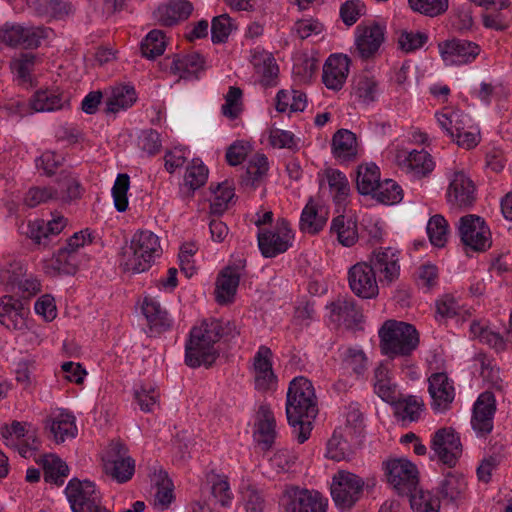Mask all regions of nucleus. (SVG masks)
Returning <instances> with one entry per match:
<instances>
[{"label":"nucleus","instance_id":"f257e3e1","mask_svg":"<svg viewBox=\"0 0 512 512\" xmlns=\"http://www.w3.org/2000/svg\"><path fill=\"white\" fill-rule=\"evenodd\" d=\"M317 414L318 403L312 382L304 376L295 377L287 390L286 417L300 444L309 439Z\"/></svg>","mask_w":512,"mask_h":512},{"label":"nucleus","instance_id":"f03ea898","mask_svg":"<svg viewBox=\"0 0 512 512\" xmlns=\"http://www.w3.org/2000/svg\"><path fill=\"white\" fill-rule=\"evenodd\" d=\"M7 273H12L9 276V283L17 287L18 291L15 295L4 296L0 300V317H7L12 323L13 328L22 332L30 330V298L32 291L30 290L31 283L28 279L23 281L22 277L26 273L20 264L11 265V270Z\"/></svg>","mask_w":512,"mask_h":512},{"label":"nucleus","instance_id":"7ed1b4c3","mask_svg":"<svg viewBox=\"0 0 512 512\" xmlns=\"http://www.w3.org/2000/svg\"><path fill=\"white\" fill-rule=\"evenodd\" d=\"M220 326L216 321L204 320L193 327L185 344V363L191 368L210 367L219 357L216 344L219 342Z\"/></svg>","mask_w":512,"mask_h":512},{"label":"nucleus","instance_id":"20e7f679","mask_svg":"<svg viewBox=\"0 0 512 512\" xmlns=\"http://www.w3.org/2000/svg\"><path fill=\"white\" fill-rule=\"evenodd\" d=\"M382 354L394 359L397 356H409L419 345V333L409 323L387 320L379 329Z\"/></svg>","mask_w":512,"mask_h":512},{"label":"nucleus","instance_id":"39448f33","mask_svg":"<svg viewBox=\"0 0 512 512\" xmlns=\"http://www.w3.org/2000/svg\"><path fill=\"white\" fill-rule=\"evenodd\" d=\"M161 246L156 234L149 230L136 232L130 246L123 253L124 270L134 273L145 272L161 255Z\"/></svg>","mask_w":512,"mask_h":512},{"label":"nucleus","instance_id":"423d86ee","mask_svg":"<svg viewBox=\"0 0 512 512\" xmlns=\"http://www.w3.org/2000/svg\"><path fill=\"white\" fill-rule=\"evenodd\" d=\"M365 482L349 471L340 470L332 477L331 496L335 506L341 512L351 510L361 499Z\"/></svg>","mask_w":512,"mask_h":512},{"label":"nucleus","instance_id":"0eeeda50","mask_svg":"<svg viewBox=\"0 0 512 512\" xmlns=\"http://www.w3.org/2000/svg\"><path fill=\"white\" fill-rule=\"evenodd\" d=\"M294 234L290 223L280 218L271 229H260L257 234L258 247L266 258H273L286 252L291 246Z\"/></svg>","mask_w":512,"mask_h":512},{"label":"nucleus","instance_id":"6e6552de","mask_svg":"<svg viewBox=\"0 0 512 512\" xmlns=\"http://www.w3.org/2000/svg\"><path fill=\"white\" fill-rule=\"evenodd\" d=\"M103 468L106 475L117 483H126L134 475L135 461L125 444L112 441L103 457Z\"/></svg>","mask_w":512,"mask_h":512},{"label":"nucleus","instance_id":"1a4fd4ad","mask_svg":"<svg viewBox=\"0 0 512 512\" xmlns=\"http://www.w3.org/2000/svg\"><path fill=\"white\" fill-rule=\"evenodd\" d=\"M284 512H326L327 499L316 490L287 487L281 498Z\"/></svg>","mask_w":512,"mask_h":512},{"label":"nucleus","instance_id":"9d476101","mask_svg":"<svg viewBox=\"0 0 512 512\" xmlns=\"http://www.w3.org/2000/svg\"><path fill=\"white\" fill-rule=\"evenodd\" d=\"M65 493L73 512H98L105 508L100 492L91 481L73 478L68 482Z\"/></svg>","mask_w":512,"mask_h":512},{"label":"nucleus","instance_id":"9b49d317","mask_svg":"<svg viewBox=\"0 0 512 512\" xmlns=\"http://www.w3.org/2000/svg\"><path fill=\"white\" fill-rule=\"evenodd\" d=\"M461 242L474 251L483 252L491 246V232L483 218L469 214L459 219Z\"/></svg>","mask_w":512,"mask_h":512},{"label":"nucleus","instance_id":"f8f14e48","mask_svg":"<svg viewBox=\"0 0 512 512\" xmlns=\"http://www.w3.org/2000/svg\"><path fill=\"white\" fill-rule=\"evenodd\" d=\"M368 265L375 271V277L382 286H390L400 276L399 252L391 247L373 250Z\"/></svg>","mask_w":512,"mask_h":512},{"label":"nucleus","instance_id":"ddd939ff","mask_svg":"<svg viewBox=\"0 0 512 512\" xmlns=\"http://www.w3.org/2000/svg\"><path fill=\"white\" fill-rule=\"evenodd\" d=\"M385 474L388 483L402 495L415 490L419 482L416 465L407 459L401 458L387 461Z\"/></svg>","mask_w":512,"mask_h":512},{"label":"nucleus","instance_id":"4468645a","mask_svg":"<svg viewBox=\"0 0 512 512\" xmlns=\"http://www.w3.org/2000/svg\"><path fill=\"white\" fill-rule=\"evenodd\" d=\"M347 280L350 290L361 299H375L379 295L375 271L366 261L352 265L348 270Z\"/></svg>","mask_w":512,"mask_h":512},{"label":"nucleus","instance_id":"2eb2a0df","mask_svg":"<svg viewBox=\"0 0 512 512\" xmlns=\"http://www.w3.org/2000/svg\"><path fill=\"white\" fill-rule=\"evenodd\" d=\"M442 60L449 66L472 63L480 54V46L466 39L453 38L438 44Z\"/></svg>","mask_w":512,"mask_h":512},{"label":"nucleus","instance_id":"dca6fc26","mask_svg":"<svg viewBox=\"0 0 512 512\" xmlns=\"http://www.w3.org/2000/svg\"><path fill=\"white\" fill-rule=\"evenodd\" d=\"M431 449L439 461L448 467H454L462 454L460 437L452 428H441L431 440Z\"/></svg>","mask_w":512,"mask_h":512},{"label":"nucleus","instance_id":"f3484780","mask_svg":"<svg viewBox=\"0 0 512 512\" xmlns=\"http://www.w3.org/2000/svg\"><path fill=\"white\" fill-rule=\"evenodd\" d=\"M356 51L360 58L368 60L379 51L385 39V28L377 23L360 24L355 31Z\"/></svg>","mask_w":512,"mask_h":512},{"label":"nucleus","instance_id":"a211bd4d","mask_svg":"<svg viewBox=\"0 0 512 512\" xmlns=\"http://www.w3.org/2000/svg\"><path fill=\"white\" fill-rule=\"evenodd\" d=\"M43 430L47 437L56 444H62L77 436L78 429L74 415L60 412L48 416L43 421Z\"/></svg>","mask_w":512,"mask_h":512},{"label":"nucleus","instance_id":"6ab92c4d","mask_svg":"<svg viewBox=\"0 0 512 512\" xmlns=\"http://www.w3.org/2000/svg\"><path fill=\"white\" fill-rule=\"evenodd\" d=\"M428 383V392L432 399L431 408L439 413L447 411L455 398L452 381L446 373L437 372L428 378Z\"/></svg>","mask_w":512,"mask_h":512},{"label":"nucleus","instance_id":"aec40b11","mask_svg":"<svg viewBox=\"0 0 512 512\" xmlns=\"http://www.w3.org/2000/svg\"><path fill=\"white\" fill-rule=\"evenodd\" d=\"M382 94L380 81L369 72L355 75L351 84V97L362 106H369L378 101Z\"/></svg>","mask_w":512,"mask_h":512},{"label":"nucleus","instance_id":"412c9836","mask_svg":"<svg viewBox=\"0 0 512 512\" xmlns=\"http://www.w3.org/2000/svg\"><path fill=\"white\" fill-rule=\"evenodd\" d=\"M246 265L245 259H240L234 265L225 267L218 275L216 281V300L219 304H226L234 299L236 294L241 271Z\"/></svg>","mask_w":512,"mask_h":512},{"label":"nucleus","instance_id":"4be33fe9","mask_svg":"<svg viewBox=\"0 0 512 512\" xmlns=\"http://www.w3.org/2000/svg\"><path fill=\"white\" fill-rule=\"evenodd\" d=\"M495 397L491 392L479 395L473 407L471 424L481 436L489 434L493 429V418L496 411Z\"/></svg>","mask_w":512,"mask_h":512},{"label":"nucleus","instance_id":"5701e85b","mask_svg":"<svg viewBox=\"0 0 512 512\" xmlns=\"http://www.w3.org/2000/svg\"><path fill=\"white\" fill-rule=\"evenodd\" d=\"M329 319L337 326L352 328L362 321L361 310L352 297H338L327 305Z\"/></svg>","mask_w":512,"mask_h":512},{"label":"nucleus","instance_id":"b1692460","mask_svg":"<svg viewBox=\"0 0 512 512\" xmlns=\"http://www.w3.org/2000/svg\"><path fill=\"white\" fill-rule=\"evenodd\" d=\"M349 67L350 59L347 55H330L323 66L322 81L324 85L330 90H341L349 74Z\"/></svg>","mask_w":512,"mask_h":512},{"label":"nucleus","instance_id":"393cba45","mask_svg":"<svg viewBox=\"0 0 512 512\" xmlns=\"http://www.w3.org/2000/svg\"><path fill=\"white\" fill-rule=\"evenodd\" d=\"M397 161L402 170L418 179L430 174L435 167L431 155L424 149L400 151L397 154Z\"/></svg>","mask_w":512,"mask_h":512},{"label":"nucleus","instance_id":"a878e982","mask_svg":"<svg viewBox=\"0 0 512 512\" xmlns=\"http://www.w3.org/2000/svg\"><path fill=\"white\" fill-rule=\"evenodd\" d=\"M29 424L26 422L12 421L0 427V439L8 447L14 448L23 458L32 456V448L26 438Z\"/></svg>","mask_w":512,"mask_h":512},{"label":"nucleus","instance_id":"bb28decb","mask_svg":"<svg viewBox=\"0 0 512 512\" xmlns=\"http://www.w3.org/2000/svg\"><path fill=\"white\" fill-rule=\"evenodd\" d=\"M448 202L459 206L469 207L475 201V185L463 172H455L447 190Z\"/></svg>","mask_w":512,"mask_h":512},{"label":"nucleus","instance_id":"cd10ccee","mask_svg":"<svg viewBox=\"0 0 512 512\" xmlns=\"http://www.w3.org/2000/svg\"><path fill=\"white\" fill-rule=\"evenodd\" d=\"M193 11V4L188 0H170L161 4L153 12L158 24L171 27L180 21L188 19Z\"/></svg>","mask_w":512,"mask_h":512},{"label":"nucleus","instance_id":"c85d7f7f","mask_svg":"<svg viewBox=\"0 0 512 512\" xmlns=\"http://www.w3.org/2000/svg\"><path fill=\"white\" fill-rule=\"evenodd\" d=\"M255 386L258 390H268L276 383L277 377L272 368V351L261 345L254 356Z\"/></svg>","mask_w":512,"mask_h":512},{"label":"nucleus","instance_id":"c756f323","mask_svg":"<svg viewBox=\"0 0 512 512\" xmlns=\"http://www.w3.org/2000/svg\"><path fill=\"white\" fill-rule=\"evenodd\" d=\"M67 225V219L57 215L51 220L34 222V250L39 247L47 248L56 243V238Z\"/></svg>","mask_w":512,"mask_h":512},{"label":"nucleus","instance_id":"7c9ffc66","mask_svg":"<svg viewBox=\"0 0 512 512\" xmlns=\"http://www.w3.org/2000/svg\"><path fill=\"white\" fill-rule=\"evenodd\" d=\"M276 420L270 407L261 405L255 423L254 438L263 450H269L276 438Z\"/></svg>","mask_w":512,"mask_h":512},{"label":"nucleus","instance_id":"2f4dec72","mask_svg":"<svg viewBox=\"0 0 512 512\" xmlns=\"http://www.w3.org/2000/svg\"><path fill=\"white\" fill-rule=\"evenodd\" d=\"M36 463L43 470L46 483L61 486L69 475V467L58 455L54 453L43 454Z\"/></svg>","mask_w":512,"mask_h":512},{"label":"nucleus","instance_id":"473e14b6","mask_svg":"<svg viewBox=\"0 0 512 512\" xmlns=\"http://www.w3.org/2000/svg\"><path fill=\"white\" fill-rule=\"evenodd\" d=\"M327 220V209L310 199L301 213L299 227L302 232L314 235L324 228Z\"/></svg>","mask_w":512,"mask_h":512},{"label":"nucleus","instance_id":"72a5a7b5","mask_svg":"<svg viewBox=\"0 0 512 512\" xmlns=\"http://www.w3.org/2000/svg\"><path fill=\"white\" fill-rule=\"evenodd\" d=\"M0 42L14 48L29 49L32 45V29L19 24L5 23L0 27Z\"/></svg>","mask_w":512,"mask_h":512},{"label":"nucleus","instance_id":"f704fd0d","mask_svg":"<svg viewBox=\"0 0 512 512\" xmlns=\"http://www.w3.org/2000/svg\"><path fill=\"white\" fill-rule=\"evenodd\" d=\"M137 99L135 88L132 85H116L111 88L106 100V113H117L130 108Z\"/></svg>","mask_w":512,"mask_h":512},{"label":"nucleus","instance_id":"c9c22d12","mask_svg":"<svg viewBox=\"0 0 512 512\" xmlns=\"http://www.w3.org/2000/svg\"><path fill=\"white\" fill-rule=\"evenodd\" d=\"M438 124L451 138L455 139L459 133L467 128L470 117L460 110L443 109L440 113H436Z\"/></svg>","mask_w":512,"mask_h":512},{"label":"nucleus","instance_id":"e433bc0d","mask_svg":"<svg viewBox=\"0 0 512 512\" xmlns=\"http://www.w3.org/2000/svg\"><path fill=\"white\" fill-rule=\"evenodd\" d=\"M332 152L343 161L354 159L357 155L356 135L347 129L338 130L332 138Z\"/></svg>","mask_w":512,"mask_h":512},{"label":"nucleus","instance_id":"4c0bfd02","mask_svg":"<svg viewBox=\"0 0 512 512\" xmlns=\"http://www.w3.org/2000/svg\"><path fill=\"white\" fill-rule=\"evenodd\" d=\"M374 391L387 403L396 401V385L392 383L391 371L386 363H380L374 370Z\"/></svg>","mask_w":512,"mask_h":512},{"label":"nucleus","instance_id":"58836bf2","mask_svg":"<svg viewBox=\"0 0 512 512\" xmlns=\"http://www.w3.org/2000/svg\"><path fill=\"white\" fill-rule=\"evenodd\" d=\"M74 11L69 0H34V14L40 17L63 19Z\"/></svg>","mask_w":512,"mask_h":512},{"label":"nucleus","instance_id":"ea45409f","mask_svg":"<svg viewBox=\"0 0 512 512\" xmlns=\"http://www.w3.org/2000/svg\"><path fill=\"white\" fill-rule=\"evenodd\" d=\"M330 231L337 235L340 244L353 246L358 240L357 222L353 217L338 215L332 220Z\"/></svg>","mask_w":512,"mask_h":512},{"label":"nucleus","instance_id":"a19ab883","mask_svg":"<svg viewBox=\"0 0 512 512\" xmlns=\"http://www.w3.org/2000/svg\"><path fill=\"white\" fill-rule=\"evenodd\" d=\"M204 58L198 53L187 55H175L170 65V70L178 74L180 78L187 79L195 76L197 72L203 69Z\"/></svg>","mask_w":512,"mask_h":512},{"label":"nucleus","instance_id":"79ce46f5","mask_svg":"<svg viewBox=\"0 0 512 512\" xmlns=\"http://www.w3.org/2000/svg\"><path fill=\"white\" fill-rule=\"evenodd\" d=\"M467 488V482L463 474L448 472L438 487L439 494L451 502L460 500Z\"/></svg>","mask_w":512,"mask_h":512},{"label":"nucleus","instance_id":"37998d69","mask_svg":"<svg viewBox=\"0 0 512 512\" xmlns=\"http://www.w3.org/2000/svg\"><path fill=\"white\" fill-rule=\"evenodd\" d=\"M380 182V171L377 165L370 163L358 167L356 187L360 194L374 195Z\"/></svg>","mask_w":512,"mask_h":512},{"label":"nucleus","instance_id":"c03bdc74","mask_svg":"<svg viewBox=\"0 0 512 512\" xmlns=\"http://www.w3.org/2000/svg\"><path fill=\"white\" fill-rule=\"evenodd\" d=\"M142 312L151 328L166 330L171 325L168 313L161 307L160 303L153 298H144Z\"/></svg>","mask_w":512,"mask_h":512},{"label":"nucleus","instance_id":"a18cd8bd","mask_svg":"<svg viewBox=\"0 0 512 512\" xmlns=\"http://www.w3.org/2000/svg\"><path fill=\"white\" fill-rule=\"evenodd\" d=\"M268 168L267 157L264 154H256L247 164L246 171L242 175V184L253 188L258 187L267 174Z\"/></svg>","mask_w":512,"mask_h":512},{"label":"nucleus","instance_id":"49530a36","mask_svg":"<svg viewBox=\"0 0 512 512\" xmlns=\"http://www.w3.org/2000/svg\"><path fill=\"white\" fill-rule=\"evenodd\" d=\"M307 106L306 94L299 90H280L276 96V109L286 112H302Z\"/></svg>","mask_w":512,"mask_h":512},{"label":"nucleus","instance_id":"de8ad7c7","mask_svg":"<svg viewBox=\"0 0 512 512\" xmlns=\"http://www.w3.org/2000/svg\"><path fill=\"white\" fill-rule=\"evenodd\" d=\"M80 265L79 255L76 253H71L64 248L58 250V252L54 255L51 260V265L46 266V272L49 273V268L58 273H63L67 275H74Z\"/></svg>","mask_w":512,"mask_h":512},{"label":"nucleus","instance_id":"09e8293b","mask_svg":"<svg viewBox=\"0 0 512 512\" xmlns=\"http://www.w3.org/2000/svg\"><path fill=\"white\" fill-rule=\"evenodd\" d=\"M326 177L330 190L333 193L334 202L338 206L345 205L350 192L349 182L345 174L336 169H328Z\"/></svg>","mask_w":512,"mask_h":512},{"label":"nucleus","instance_id":"8fccbe9b","mask_svg":"<svg viewBox=\"0 0 512 512\" xmlns=\"http://www.w3.org/2000/svg\"><path fill=\"white\" fill-rule=\"evenodd\" d=\"M32 199L25 197L18 205H9V213L15 215L17 230L20 235L27 239L32 238V220L29 219L32 207Z\"/></svg>","mask_w":512,"mask_h":512},{"label":"nucleus","instance_id":"3c124183","mask_svg":"<svg viewBox=\"0 0 512 512\" xmlns=\"http://www.w3.org/2000/svg\"><path fill=\"white\" fill-rule=\"evenodd\" d=\"M426 230L433 246L438 248L445 246L449 236V225L442 215L436 214L432 216L427 223Z\"/></svg>","mask_w":512,"mask_h":512},{"label":"nucleus","instance_id":"603ef678","mask_svg":"<svg viewBox=\"0 0 512 512\" xmlns=\"http://www.w3.org/2000/svg\"><path fill=\"white\" fill-rule=\"evenodd\" d=\"M395 404L396 415L403 421L408 420L410 422L419 419L423 409V402L416 396H407L399 399L396 395Z\"/></svg>","mask_w":512,"mask_h":512},{"label":"nucleus","instance_id":"864d4df0","mask_svg":"<svg viewBox=\"0 0 512 512\" xmlns=\"http://www.w3.org/2000/svg\"><path fill=\"white\" fill-rule=\"evenodd\" d=\"M407 495H409L410 506L414 512H439L440 501L429 491L416 488Z\"/></svg>","mask_w":512,"mask_h":512},{"label":"nucleus","instance_id":"5fc2aeb1","mask_svg":"<svg viewBox=\"0 0 512 512\" xmlns=\"http://www.w3.org/2000/svg\"><path fill=\"white\" fill-rule=\"evenodd\" d=\"M166 47L165 34L159 29L151 30L141 43L142 55L154 59L164 53Z\"/></svg>","mask_w":512,"mask_h":512},{"label":"nucleus","instance_id":"6e6d98bb","mask_svg":"<svg viewBox=\"0 0 512 512\" xmlns=\"http://www.w3.org/2000/svg\"><path fill=\"white\" fill-rule=\"evenodd\" d=\"M209 481L212 483L211 494L215 502L222 507H229L232 502V492L227 477L212 474Z\"/></svg>","mask_w":512,"mask_h":512},{"label":"nucleus","instance_id":"4d7b16f0","mask_svg":"<svg viewBox=\"0 0 512 512\" xmlns=\"http://www.w3.org/2000/svg\"><path fill=\"white\" fill-rule=\"evenodd\" d=\"M62 107V97L54 91L44 90L34 93V112H51Z\"/></svg>","mask_w":512,"mask_h":512},{"label":"nucleus","instance_id":"13d9d810","mask_svg":"<svg viewBox=\"0 0 512 512\" xmlns=\"http://www.w3.org/2000/svg\"><path fill=\"white\" fill-rule=\"evenodd\" d=\"M374 196L379 202L392 205L402 200L403 193L402 188L394 180L386 179L380 182Z\"/></svg>","mask_w":512,"mask_h":512},{"label":"nucleus","instance_id":"bf43d9fd","mask_svg":"<svg viewBox=\"0 0 512 512\" xmlns=\"http://www.w3.org/2000/svg\"><path fill=\"white\" fill-rule=\"evenodd\" d=\"M208 178L207 167L198 159H194L186 169L184 176L185 185L192 191L203 186Z\"/></svg>","mask_w":512,"mask_h":512},{"label":"nucleus","instance_id":"052dcab7","mask_svg":"<svg viewBox=\"0 0 512 512\" xmlns=\"http://www.w3.org/2000/svg\"><path fill=\"white\" fill-rule=\"evenodd\" d=\"M130 186V177L127 174H118L112 188V196L117 211L124 212L128 208L127 192Z\"/></svg>","mask_w":512,"mask_h":512},{"label":"nucleus","instance_id":"680f3d73","mask_svg":"<svg viewBox=\"0 0 512 512\" xmlns=\"http://www.w3.org/2000/svg\"><path fill=\"white\" fill-rule=\"evenodd\" d=\"M352 451L346 440L340 434L334 432L327 443L326 456L335 461L350 459Z\"/></svg>","mask_w":512,"mask_h":512},{"label":"nucleus","instance_id":"e2e57ef3","mask_svg":"<svg viewBox=\"0 0 512 512\" xmlns=\"http://www.w3.org/2000/svg\"><path fill=\"white\" fill-rule=\"evenodd\" d=\"M11 69L17 75L19 81L31 84L32 52H21L12 60Z\"/></svg>","mask_w":512,"mask_h":512},{"label":"nucleus","instance_id":"0e129e2a","mask_svg":"<svg viewBox=\"0 0 512 512\" xmlns=\"http://www.w3.org/2000/svg\"><path fill=\"white\" fill-rule=\"evenodd\" d=\"M232 31V22L228 14H222L212 19L211 40L214 44L224 43Z\"/></svg>","mask_w":512,"mask_h":512},{"label":"nucleus","instance_id":"69168bd1","mask_svg":"<svg viewBox=\"0 0 512 512\" xmlns=\"http://www.w3.org/2000/svg\"><path fill=\"white\" fill-rule=\"evenodd\" d=\"M59 182L65 186V198L68 201L80 199L85 192V189L78 177L70 171H61L59 175Z\"/></svg>","mask_w":512,"mask_h":512},{"label":"nucleus","instance_id":"338daca9","mask_svg":"<svg viewBox=\"0 0 512 512\" xmlns=\"http://www.w3.org/2000/svg\"><path fill=\"white\" fill-rule=\"evenodd\" d=\"M134 398L142 411L152 412L157 405L159 393L149 384L141 385L135 390Z\"/></svg>","mask_w":512,"mask_h":512},{"label":"nucleus","instance_id":"774afa93","mask_svg":"<svg viewBox=\"0 0 512 512\" xmlns=\"http://www.w3.org/2000/svg\"><path fill=\"white\" fill-rule=\"evenodd\" d=\"M367 357L360 349L349 348L343 358V364L347 370H351L357 376L362 375L367 369Z\"/></svg>","mask_w":512,"mask_h":512}]
</instances>
